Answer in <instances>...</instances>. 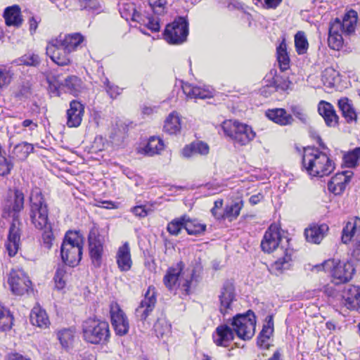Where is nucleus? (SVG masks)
<instances>
[{"label":"nucleus","instance_id":"338daca9","mask_svg":"<svg viewBox=\"0 0 360 360\" xmlns=\"http://www.w3.org/2000/svg\"><path fill=\"white\" fill-rule=\"evenodd\" d=\"M22 126L24 128H28L30 131H34L37 127V124L34 122L32 120H25L22 122Z\"/></svg>","mask_w":360,"mask_h":360},{"label":"nucleus","instance_id":"9d476101","mask_svg":"<svg viewBox=\"0 0 360 360\" xmlns=\"http://www.w3.org/2000/svg\"><path fill=\"white\" fill-rule=\"evenodd\" d=\"M184 264L181 262L177 263L175 266L169 268L163 278L166 288L169 290H174L180 287L186 295L189 294L191 280H182L181 274Z\"/></svg>","mask_w":360,"mask_h":360},{"label":"nucleus","instance_id":"4d7b16f0","mask_svg":"<svg viewBox=\"0 0 360 360\" xmlns=\"http://www.w3.org/2000/svg\"><path fill=\"white\" fill-rule=\"evenodd\" d=\"M273 327L270 326V323L269 322L267 326H264L260 333L258 343L261 345L265 342L269 340L271 337V335L273 333Z\"/></svg>","mask_w":360,"mask_h":360},{"label":"nucleus","instance_id":"6e6552de","mask_svg":"<svg viewBox=\"0 0 360 360\" xmlns=\"http://www.w3.org/2000/svg\"><path fill=\"white\" fill-rule=\"evenodd\" d=\"M234 333L241 340L251 339L255 332L256 320L255 314L249 310L245 314H238L229 319Z\"/></svg>","mask_w":360,"mask_h":360},{"label":"nucleus","instance_id":"603ef678","mask_svg":"<svg viewBox=\"0 0 360 360\" xmlns=\"http://www.w3.org/2000/svg\"><path fill=\"white\" fill-rule=\"evenodd\" d=\"M13 72L10 68L0 65V87L7 86L11 82Z\"/></svg>","mask_w":360,"mask_h":360},{"label":"nucleus","instance_id":"09e8293b","mask_svg":"<svg viewBox=\"0 0 360 360\" xmlns=\"http://www.w3.org/2000/svg\"><path fill=\"white\" fill-rule=\"evenodd\" d=\"M58 339L64 348H68L73 342L74 331L71 329H63L58 331Z\"/></svg>","mask_w":360,"mask_h":360},{"label":"nucleus","instance_id":"ea45409f","mask_svg":"<svg viewBox=\"0 0 360 360\" xmlns=\"http://www.w3.org/2000/svg\"><path fill=\"white\" fill-rule=\"evenodd\" d=\"M164 149V143L162 139L158 137H150L144 149L145 153L149 156L160 153Z\"/></svg>","mask_w":360,"mask_h":360},{"label":"nucleus","instance_id":"4be33fe9","mask_svg":"<svg viewBox=\"0 0 360 360\" xmlns=\"http://www.w3.org/2000/svg\"><path fill=\"white\" fill-rule=\"evenodd\" d=\"M352 174V173L349 172L337 173L328 181V190L335 195L342 193L345 191L346 185L350 181Z\"/></svg>","mask_w":360,"mask_h":360},{"label":"nucleus","instance_id":"bf43d9fd","mask_svg":"<svg viewBox=\"0 0 360 360\" xmlns=\"http://www.w3.org/2000/svg\"><path fill=\"white\" fill-rule=\"evenodd\" d=\"M12 164L4 157L0 156V175L6 176L8 174L12 169Z\"/></svg>","mask_w":360,"mask_h":360},{"label":"nucleus","instance_id":"e433bc0d","mask_svg":"<svg viewBox=\"0 0 360 360\" xmlns=\"http://www.w3.org/2000/svg\"><path fill=\"white\" fill-rule=\"evenodd\" d=\"M277 60L282 71L289 68L290 58L287 52V44L285 39L277 47Z\"/></svg>","mask_w":360,"mask_h":360},{"label":"nucleus","instance_id":"0eeeda50","mask_svg":"<svg viewBox=\"0 0 360 360\" xmlns=\"http://www.w3.org/2000/svg\"><path fill=\"white\" fill-rule=\"evenodd\" d=\"M221 127L226 136L240 146L247 145L255 137V132L251 127L237 121H224Z\"/></svg>","mask_w":360,"mask_h":360},{"label":"nucleus","instance_id":"6e6d98bb","mask_svg":"<svg viewBox=\"0 0 360 360\" xmlns=\"http://www.w3.org/2000/svg\"><path fill=\"white\" fill-rule=\"evenodd\" d=\"M104 84L108 94L112 98H115L122 92V89L119 86L111 84L108 79H105Z\"/></svg>","mask_w":360,"mask_h":360},{"label":"nucleus","instance_id":"774afa93","mask_svg":"<svg viewBox=\"0 0 360 360\" xmlns=\"http://www.w3.org/2000/svg\"><path fill=\"white\" fill-rule=\"evenodd\" d=\"M5 360H30V359L23 356L22 354H20L18 353H11V354H8L6 356Z\"/></svg>","mask_w":360,"mask_h":360},{"label":"nucleus","instance_id":"72a5a7b5","mask_svg":"<svg viewBox=\"0 0 360 360\" xmlns=\"http://www.w3.org/2000/svg\"><path fill=\"white\" fill-rule=\"evenodd\" d=\"M181 128V120L176 112H171L165 121L164 131L169 134H176Z\"/></svg>","mask_w":360,"mask_h":360},{"label":"nucleus","instance_id":"423d86ee","mask_svg":"<svg viewBox=\"0 0 360 360\" xmlns=\"http://www.w3.org/2000/svg\"><path fill=\"white\" fill-rule=\"evenodd\" d=\"M314 268L318 271L329 273L336 284L348 282L352 279L354 268L351 262L339 259H328Z\"/></svg>","mask_w":360,"mask_h":360},{"label":"nucleus","instance_id":"ddd939ff","mask_svg":"<svg viewBox=\"0 0 360 360\" xmlns=\"http://www.w3.org/2000/svg\"><path fill=\"white\" fill-rule=\"evenodd\" d=\"M89 255L93 264L99 267L101 264L102 255L103 252L104 240L99 234L98 230L93 227L88 236Z\"/></svg>","mask_w":360,"mask_h":360},{"label":"nucleus","instance_id":"cd10ccee","mask_svg":"<svg viewBox=\"0 0 360 360\" xmlns=\"http://www.w3.org/2000/svg\"><path fill=\"white\" fill-rule=\"evenodd\" d=\"M55 39H57V41H60L63 49L71 53L83 42L84 37L79 33H73L64 36L60 35Z\"/></svg>","mask_w":360,"mask_h":360},{"label":"nucleus","instance_id":"2eb2a0df","mask_svg":"<svg viewBox=\"0 0 360 360\" xmlns=\"http://www.w3.org/2000/svg\"><path fill=\"white\" fill-rule=\"evenodd\" d=\"M111 323L117 335H124L129 329L128 319L117 302H112L110 306Z\"/></svg>","mask_w":360,"mask_h":360},{"label":"nucleus","instance_id":"c85d7f7f","mask_svg":"<svg viewBox=\"0 0 360 360\" xmlns=\"http://www.w3.org/2000/svg\"><path fill=\"white\" fill-rule=\"evenodd\" d=\"M318 110L328 126L334 127L338 124V117L330 103L323 101H321L318 106Z\"/></svg>","mask_w":360,"mask_h":360},{"label":"nucleus","instance_id":"a19ab883","mask_svg":"<svg viewBox=\"0 0 360 360\" xmlns=\"http://www.w3.org/2000/svg\"><path fill=\"white\" fill-rule=\"evenodd\" d=\"M153 328L158 338H163L169 336L171 333V325L165 318L158 319L155 323Z\"/></svg>","mask_w":360,"mask_h":360},{"label":"nucleus","instance_id":"8fccbe9b","mask_svg":"<svg viewBox=\"0 0 360 360\" xmlns=\"http://www.w3.org/2000/svg\"><path fill=\"white\" fill-rule=\"evenodd\" d=\"M186 220V215H184L179 218H176L173 219L171 222H169L167 225V231L172 234L176 236L178 235L181 230L184 229V223Z\"/></svg>","mask_w":360,"mask_h":360},{"label":"nucleus","instance_id":"bb28decb","mask_svg":"<svg viewBox=\"0 0 360 360\" xmlns=\"http://www.w3.org/2000/svg\"><path fill=\"white\" fill-rule=\"evenodd\" d=\"M5 22L8 26L19 27L23 22L21 9L19 6L13 5L5 8L4 12Z\"/></svg>","mask_w":360,"mask_h":360},{"label":"nucleus","instance_id":"4c0bfd02","mask_svg":"<svg viewBox=\"0 0 360 360\" xmlns=\"http://www.w3.org/2000/svg\"><path fill=\"white\" fill-rule=\"evenodd\" d=\"M184 229L190 235H199L205 232L206 225L200 223L197 219H191L186 215Z\"/></svg>","mask_w":360,"mask_h":360},{"label":"nucleus","instance_id":"49530a36","mask_svg":"<svg viewBox=\"0 0 360 360\" xmlns=\"http://www.w3.org/2000/svg\"><path fill=\"white\" fill-rule=\"evenodd\" d=\"M344 163L347 167H354L360 160V147L348 152L344 155Z\"/></svg>","mask_w":360,"mask_h":360},{"label":"nucleus","instance_id":"3c124183","mask_svg":"<svg viewBox=\"0 0 360 360\" xmlns=\"http://www.w3.org/2000/svg\"><path fill=\"white\" fill-rule=\"evenodd\" d=\"M18 65L37 66L40 63V58L37 54L28 53L16 60Z\"/></svg>","mask_w":360,"mask_h":360},{"label":"nucleus","instance_id":"39448f33","mask_svg":"<svg viewBox=\"0 0 360 360\" xmlns=\"http://www.w3.org/2000/svg\"><path fill=\"white\" fill-rule=\"evenodd\" d=\"M84 339L91 344L105 343L110 335L107 321L96 318H89L82 323Z\"/></svg>","mask_w":360,"mask_h":360},{"label":"nucleus","instance_id":"79ce46f5","mask_svg":"<svg viewBox=\"0 0 360 360\" xmlns=\"http://www.w3.org/2000/svg\"><path fill=\"white\" fill-rule=\"evenodd\" d=\"M34 150V147L31 143L22 142L16 145L13 150V154L18 160H23L30 154Z\"/></svg>","mask_w":360,"mask_h":360},{"label":"nucleus","instance_id":"c756f323","mask_svg":"<svg viewBox=\"0 0 360 360\" xmlns=\"http://www.w3.org/2000/svg\"><path fill=\"white\" fill-rule=\"evenodd\" d=\"M266 115L269 120L281 126L290 125L294 120L292 116L283 108L269 110Z\"/></svg>","mask_w":360,"mask_h":360},{"label":"nucleus","instance_id":"a18cd8bd","mask_svg":"<svg viewBox=\"0 0 360 360\" xmlns=\"http://www.w3.org/2000/svg\"><path fill=\"white\" fill-rule=\"evenodd\" d=\"M13 319L10 311L0 305V330H10L13 324Z\"/></svg>","mask_w":360,"mask_h":360},{"label":"nucleus","instance_id":"e2e57ef3","mask_svg":"<svg viewBox=\"0 0 360 360\" xmlns=\"http://www.w3.org/2000/svg\"><path fill=\"white\" fill-rule=\"evenodd\" d=\"M291 111L293 115L302 122H307V115L302 108L299 106H292Z\"/></svg>","mask_w":360,"mask_h":360},{"label":"nucleus","instance_id":"c03bdc74","mask_svg":"<svg viewBox=\"0 0 360 360\" xmlns=\"http://www.w3.org/2000/svg\"><path fill=\"white\" fill-rule=\"evenodd\" d=\"M68 277L66 266L64 265L58 266L54 276V281L57 289L60 290L65 286Z\"/></svg>","mask_w":360,"mask_h":360},{"label":"nucleus","instance_id":"f257e3e1","mask_svg":"<svg viewBox=\"0 0 360 360\" xmlns=\"http://www.w3.org/2000/svg\"><path fill=\"white\" fill-rule=\"evenodd\" d=\"M49 210L47 204L39 188L32 191L30 197V217L34 226L41 230L43 244L50 249L54 240L51 224L49 223Z\"/></svg>","mask_w":360,"mask_h":360},{"label":"nucleus","instance_id":"f704fd0d","mask_svg":"<svg viewBox=\"0 0 360 360\" xmlns=\"http://www.w3.org/2000/svg\"><path fill=\"white\" fill-rule=\"evenodd\" d=\"M182 89L187 97L191 98L204 99L211 96V93L209 91L188 83L184 84Z\"/></svg>","mask_w":360,"mask_h":360},{"label":"nucleus","instance_id":"1a4fd4ad","mask_svg":"<svg viewBox=\"0 0 360 360\" xmlns=\"http://www.w3.org/2000/svg\"><path fill=\"white\" fill-rule=\"evenodd\" d=\"M188 22L184 17H179L168 25L165 30V39L169 44H179L186 40Z\"/></svg>","mask_w":360,"mask_h":360},{"label":"nucleus","instance_id":"7ed1b4c3","mask_svg":"<svg viewBox=\"0 0 360 360\" xmlns=\"http://www.w3.org/2000/svg\"><path fill=\"white\" fill-rule=\"evenodd\" d=\"M302 165L307 172L312 176H327L335 169L334 163L328 156L317 149L304 150Z\"/></svg>","mask_w":360,"mask_h":360},{"label":"nucleus","instance_id":"c9c22d12","mask_svg":"<svg viewBox=\"0 0 360 360\" xmlns=\"http://www.w3.org/2000/svg\"><path fill=\"white\" fill-rule=\"evenodd\" d=\"M338 106L343 117L347 122L356 120V113L353 108L352 101L347 97H342L338 100Z\"/></svg>","mask_w":360,"mask_h":360},{"label":"nucleus","instance_id":"58836bf2","mask_svg":"<svg viewBox=\"0 0 360 360\" xmlns=\"http://www.w3.org/2000/svg\"><path fill=\"white\" fill-rule=\"evenodd\" d=\"M339 72L333 68H327L322 72V82L326 87H335L339 79Z\"/></svg>","mask_w":360,"mask_h":360},{"label":"nucleus","instance_id":"6ab92c4d","mask_svg":"<svg viewBox=\"0 0 360 360\" xmlns=\"http://www.w3.org/2000/svg\"><path fill=\"white\" fill-rule=\"evenodd\" d=\"M235 335L229 320L226 323L217 327L212 335L213 342L217 346L226 347L233 340Z\"/></svg>","mask_w":360,"mask_h":360},{"label":"nucleus","instance_id":"f8f14e48","mask_svg":"<svg viewBox=\"0 0 360 360\" xmlns=\"http://www.w3.org/2000/svg\"><path fill=\"white\" fill-rule=\"evenodd\" d=\"M11 292L16 295H22L31 288V281L22 269H12L8 278Z\"/></svg>","mask_w":360,"mask_h":360},{"label":"nucleus","instance_id":"f03ea898","mask_svg":"<svg viewBox=\"0 0 360 360\" xmlns=\"http://www.w3.org/2000/svg\"><path fill=\"white\" fill-rule=\"evenodd\" d=\"M285 243H288V239L284 238ZM283 238L281 234L280 229L276 224H271L266 231L263 239L261 242L262 250L270 253L278 248L283 254V257L278 258L272 265V268L277 271L287 269L290 266L291 250L283 247Z\"/></svg>","mask_w":360,"mask_h":360},{"label":"nucleus","instance_id":"5701e85b","mask_svg":"<svg viewBox=\"0 0 360 360\" xmlns=\"http://www.w3.org/2000/svg\"><path fill=\"white\" fill-rule=\"evenodd\" d=\"M116 262L121 271H128L131 269L132 260L128 242H125L118 248L116 254Z\"/></svg>","mask_w":360,"mask_h":360},{"label":"nucleus","instance_id":"a211bd4d","mask_svg":"<svg viewBox=\"0 0 360 360\" xmlns=\"http://www.w3.org/2000/svg\"><path fill=\"white\" fill-rule=\"evenodd\" d=\"M156 302L155 288L153 286H149L145 293L144 298L136 309L135 315L136 318L143 321H146L154 309Z\"/></svg>","mask_w":360,"mask_h":360},{"label":"nucleus","instance_id":"473e14b6","mask_svg":"<svg viewBox=\"0 0 360 360\" xmlns=\"http://www.w3.org/2000/svg\"><path fill=\"white\" fill-rule=\"evenodd\" d=\"M360 229V218L354 217L348 221L342 230V241L347 244L355 235L358 229Z\"/></svg>","mask_w":360,"mask_h":360},{"label":"nucleus","instance_id":"13d9d810","mask_svg":"<svg viewBox=\"0 0 360 360\" xmlns=\"http://www.w3.org/2000/svg\"><path fill=\"white\" fill-rule=\"evenodd\" d=\"M193 148H194L195 154L202 155H207L210 150L209 146L202 141L193 142Z\"/></svg>","mask_w":360,"mask_h":360},{"label":"nucleus","instance_id":"20e7f679","mask_svg":"<svg viewBox=\"0 0 360 360\" xmlns=\"http://www.w3.org/2000/svg\"><path fill=\"white\" fill-rule=\"evenodd\" d=\"M84 238L77 231H68L60 247L63 262L70 266H77L82 259Z\"/></svg>","mask_w":360,"mask_h":360},{"label":"nucleus","instance_id":"f3484780","mask_svg":"<svg viewBox=\"0 0 360 360\" xmlns=\"http://www.w3.org/2000/svg\"><path fill=\"white\" fill-rule=\"evenodd\" d=\"M340 304L349 310L360 308V286L347 285L341 291Z\"/></svg>","mask_w":360,"mask_h":360},{"label":"nucleus","instance_id":"2f4dec72","mask_svg":"<svg viewBox=\"0 0 360 360\" xmlns=\"http://www.w3.org/2000/svg\"><path fill=\"white\" fill-rule=\"evenodd\" d=\"M340 31V27L338 24H331L328 37V46L333 50H340L343 45V38Z\"/></svg>","mask_w":360,"mask_h":360},{"label":"nucleus","instance_id":"69168bd1","mask_svg":"<svg viewBox=\"0 0 360 360\" xmlns=\"http://www.w3.org/2000/svg\"><path fill=\"white\" fill-rule=\"evenodd\" d=\"M195 154L194 148H193V143L185 146L182 150V155L185 158H190Z\"/></svg>","mask_w":360,"mask_h":360},{"label":"nucleus","instance_id":"dca6fc26","mask_svg":"<svg viewBox=\"0 0 360 360\" xmlns=\"http://www.w3.org/2000/svg\"><path fill=\"white\" fill-rule=\"evenodd\" d=\"M219 311L224 316L232 311V304L236 300L235 288L232 281H226L223 284L219 295Z\"/></svg>","mask_w":360,"mask_h":360},{"label":"nucleus","instance_id":"b1692460","mask_svg":"<svg viewBox=\"0 0 360 360\" xmlns=\"http://www.w3.org/2000/svg\"><path fill=\"white\" fill-rule=\"evenodd\" d=\"M328 231V226L326 224H313L305 229L304 235L308 242L319 244Z\"/></svg>","mask_w":360,"mask_h":360},{"label":"nucleus","instance_id":"5fc2aeb1","mask_svg":"<svg viewBox=\"0 0 360 360\" xmlns=\"http://www.w3.org/2000/svg\"><path fill=\"white\" fill-rule=\"evenodd\" d=\"M166 3V0H148L150 6L158 15H161L165 12Z\"/></svg>","mask_w":360,"mask_h":360},{"label":"nucleus","instance_id":"864d4df0","mask_svg":"<svg viewBox=\"0 0 360 360\" xmlns=\"http://www.w3.org/2000/svg\"><path fill=\"white\" fill-rule=\"evenodd\" d=\"M24 206V195L19 191H15L14 200L12 203V210L15 213L19 212Z\"/></svg>","mask_w":360,"mask_h":360},{"label":"nucleus","instance_id":"37998d69","mask_svg":"<svg viewBox=\"0 0 360 360\" xmlns=\"http://www.w3.org/2000/svg\"><path fill=\"white\" fill-rule=\"evenodd\" d=\"M295 46L296 51L299 55L307 53L309 43L304 32L299 31L295 35Z\"/></svg>","mask_w":360,"mask_h":360},{"label":"nucleus","instance_id":"9b49d317","mask_svg":"<svg viewBox=\"0 0 360 360\" xmlns=\"http://www.w3.org/2000/svg\"><path fill=\"white\" fill-rule=\"evenodd\" d=\"M51 91L56 96H60V89H64L69 94L77 96L82 89V82L76 76H70L64 81L58 77H51L48 78Z\"/></svg>","mask_w":360,"mask_h":360},{"label":"nucleus","instance_id":"0e129e2a","mask_svg":"<svg viewBox=\"0 0 360 360\" xmlns=\"http://www.w3.org/2000/svg\"><path fill=\"white\" fill-rule=\"evenodd\" d=\"M222 205H223L222 200H216L214 202V207L211 210V212H212V215L217 219H222L223 214L218 212V210H219L222 207Z\"/></svg>","mask_w":360,"mask_h":360},{"label":"nucleus","instance_id":"a878e982","mask_svg":"<svg viewBox=\"0 0 360 360\" xmlns=\"http://www.w3.org/2000/svg\"><path fill=\"white\" fill-rule=\"evenodd\" d=\"M124 6L125 7V6ZM126 6H127L129 9H131L133 11L131 15V19L133 20L146 26L148 29L153 32H158L160 30V27L158 19L157 18L142 15L141 13L135 11L134 5L127 4Z\"/></svg>","mask_w":360,"mask_h":360},{"label":"nucleus","instance_id":"412c9836","mask_svg":"<svg viewBox=\"0 0 360 360\" xmlns=\"http://www.w3.org/2000/svg\"><path fill=\"white\" fill-rule=\"evenodd\" d=\"M84 107L79 101L73 100L67 110V125L69 127H77L80 125L84 116Z\"/></svg>","mask_w":360,"mask_h":360},{"label":"nucleus","instance_id":"4468645a","mask_svg":"<svg viewBox=\"0 0 360 360\" xmlns=\"http://www.w3.org/2000/svg\"><path fill=\"white\" fill-rule=\"evenodd\" d=\"M46 54L53 62L59 66H65L71 63L70 53L63 49L60 41L53 39L46 46Z\"/></svg>","mask_w":360,"mask_h":360},{"label":"nucleus","instance_id":"7c9ffc66","mask_svg":"<svg viewBox=\"0 0 360 360\" xmlns=\"http://www.w3.org/2000/svg\"><path fill=\"white\" fill-rule=\"evenodd\" d=\"M30 321L33 326L41 328H46L50 321L45 310L37 304L33 307L30 313Z\"/></svg>","mask_w":360,"mask_h":360},{"label":"nucleus","instance_id":"aec40b11","mask_svg":"<svg viewBox=\"0 0 360 360\" xmlns=\"http://www.w3.org/2000/svg\"><path fill=\"white\" fill-rule=\"evenodd\" d=\"M19 225L20 221L15 219L9 229L6 248L10 257L15 255L19 249L20 238Z\"/></svg>","mask_w":360,"mask_h":360},{"label":"nucleus","instance_id":"680f3d73","mask_svg":"<svg viewBox=\"0 0 360 360\" xmlns=\"http://www.w3.org/2000/svg\"><path fill=\"white\" fill-rule=\"evenodd\" d=\"M80 5L82 8L88 10H97L99 7L96 0H81Z\"/></svg>","mask_w":360,"mask_h":360},{"label":"nucleus","instance_id":"052dcab7","mask_svg":"<svg viewBox=\"0 0 360 360\" xmlns=\"http://www.w3.org/2000/svg\"><path fill=\"white\" fill-rule=\"evenodd\" d=\"M131 212L139 217H145L150 212V209H146L144 206H135L131 209Z\"/></svg>","mask_w":360,"mask_h":360},{"label":"nucleus","instance_id":"de8ad7c7","mask_svg":"<svg viewBox=\"0 0 360 360\" xmlns=\"http://www.w3.org/2000/svg\"><path fill=\"white\" fill-rule=\"evenodd\" d=\"M241 209V202H235L231 205H226L222 214V218H227L231 221L236 219L240 214Z\"/></svg>","mask_w":360,"mask_h":360},{"label":"nucleus","instance_id":"393cba45","mask_svg":"<svg viewBox=\"0 0 360 360\" xmlns=\"http://www.w3.org/2000/svg\"><path fill=\"white\" fill-rule=\"evenodd\" d=\"M357 18V12L354 10H350L345 15L342 21L336 18L332 24L339 25L341 32L350 34L355 30Z\"/></svg>","mask_w":360,"mask_h":360}]
</instances>
